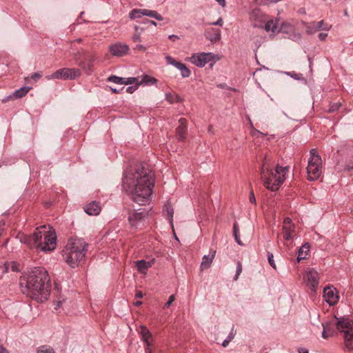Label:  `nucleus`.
Instances as JSON below:
<instances>
[{
	"instance_id": "obj_56",
	"label": "nucleus",
	"mask_w": 353,
	"mask_h": 353,
	"mask_svg": "<svg viewBox=\"0 0 353 353\" xmlns=\"http://www.w3.org/2000/svg\"><path fill=\"white\" fill-rule=\"evenodd\" d=\"M168 38L173 41H175L176 40H178L179 39V37L175 34L169 35Z\"/></svg>"
},
{
	"instance_id": "obj_47",
	"label": "nucleus",
	"mask_w": 353,
	"mask_h": 353,
	"mask_svg": "<svg viewBox=\"0 0 353 353\" xmlns=\"http://www.w3.org/2000/svg\"><path fill=\"white\" fill-rule=\"evenodd\" d=\"M42 77V74L39 72H35L32 74H30V78L34 81H37L39 79H40Z\"/></svg>"
},
{
	"instance_id": "obj_42",
	"label": "nucleus",
	"mask_w": 353,
	"mask_h": 353,
	"mask_svg": "<svg viewBox=\"0 0 353 353\" xmlns=\"http://www.w3.org/2000/svg\"><path fill=\"white\" fill-rule=\"evenodd\" d=\"M280 1L282 0H256V3L258 4L269 5L272 4V3L280 2Z\"/></svg>"
},
{
	"instance_id": "obj_50",
	"label": "nucleus",
	"mask_w": 353,
	"mask_h": 353,
	"mask_svg": "<svg viewBox=\"0 0 353 353\" xmlns=\"http://www.w3.org/2000/svg\"><path fill=\"white\" fill-rule=\"evenodd\" d=\"M344 170L346 171H351L353 170V162H350L349 163L346 164Z\"/></svg>"
},
{
	"instance_id": "obj_9",
	"label": "nucleus",
	"mask_w": 353,
	"mask_h": 353,
	"mask_svg": "<svg viewBox=\"0 0 353 353\" xmlns=\"http://www.w3.org/2000/svg\"><path fill=\"white\" fill-rule=\"evenodd\" d=\"M81 74V72L77 68H63L54 72L51 75L47 76L48 80L51 79H75Z\"/></svg>"
},
{
	"instance_id": "obj_17",
	"label": "nucleus",
	"mask_w": 353,
	"mask_h": 353,
	"mask_svg": "<svg viewBox=\"0 0 353 353\" xmlns=\"http://www.w3.org/2000/svg\"><path fill=\"white\" fill-rule=\"evenodd\" d=\"M179 125L176 128V135L179 141H183L186 139L187 133V120L184 118H181L179 121Z\"/></svg>"
},
{
	"instance_id": "obj_34",
	"label": "nucleus",
	"mask_w": 353,
	"mask_h": 353,
	"mask_svg": "<svg viewBox=\"0 0 353 353\" xmlns=\"http://www.w3.org/2000/svg\"><path fill=\"white\" fill-rule=\"evenodd\" d=\"M97 57L95 54H85V57L83 58V61H85V65H86V62H88V69L92 66L93 62L96 60Z\"/></svg>"
},
{
	"instance_id": "obj_26",
	"label": "nucleus",
	"mask_w": 353,
	"mask_h": 353,
	"mask_svg": "<svg viewBox=\"0 0 353 353\" xmlns=\"http://www.w3.org/2000/svg\"><path fill=\"white\" fill-rule=\"evenodd\" d=\"M152 263L149 261H146L145 260H139L136 261V266L138 271L140 273L145 274L146 273L148 269L151 267Z\"/></svg>"
},
{
	"instance_id": "obj_44",
	"label": "nucleus",
	"mask_w": 353,
	"mask_h": 353,
	"mask_svg": "<svg viewBox=\"0 0 353 353\" xmlns=\"http://www.w3.org/2000/svg\"><path fill=\"white\" fill-rule=\"evenodd\" d=\"M287 74L295 79V80H301V79H303L302 74L294 73V72H287Z\"/></svg>"
},
{
	"instance_id": "obj_13",
	"label": "nucleus",
	"mask_w": 353,
	"mask_h": 353,
	"mask_svg": "<svg viewBox=\"0 0 353 353\" xmlns=\"http://www.w3.org/2000/svg\"><path fill=\"white\" fill-rule=\"evenodd\" d=\"M323 297L326 303H327L330 305H335V303H337L339 299L336 289L334 288H330V286L324 288Z\"/></svg>"
},
{
	"instance_id": "obj_25",
	"label": "nucleus",
	"mask_w": 353,
	"mask_h": 353,
	"mask_svg": "<svg viewBox=\"0 0 353 353\" xmlns=\"http://www.w3.org/2000/svg\"><path fill=\"white\" fill-rule=\"evenodd\" d=\"M157 83V79H155L153 77H151L148 74H144L141 77V79L139 80V82L138 84L139 85H143V86H148L154 85Z\"/></svg>"
},
{
	"instance_id": "obj_52",
	"label": "nucleus",
	"mask_w": 353,
	"mask_h": 353,
	"mask_svg": "<svg viewBox=\"0 0 353 353\" xmlns=\"http://www.w3.org/2000/svg\"><path fill=\"white\" fill-rule=\"evenodd\" d=\"M132 41L134 42H139L141 41V36L140 34L138 33V34H135L133 37H132Z\"/></svg>"
},
{
	"instance_id": "obj_7",
	"label": "nucleus",
	"mask_w": 353,
	"mask_h": 353,
	"mask_svg": "<svg viewBox=\"0 0 353 353\" xmlns=\"http://www.w3.org/2000/svg\"><path fill=\"white\" fill-rule=\"evenodd\" d=\"M321 156L317 153L316 149H311L310 159L308 161L307 174L308 181H315L321 175Z\"/></svg>"
},
{
	"instance_id": "obj_20",
	"label": "nucleus",
	"mask_w": 353,
	"mask_h": 353,
	"mask_svg": "<svg viewBox=\"0 0 353 353\" xmlns=\"http://www.w3.org/2000/svg\"><path fill=\"white\" fill-rule=\"evenodd\" d=\"M84 211L89 215H98L101 212V206L97 201H92L86 205Z\"/></svg>"
},
{
	"instance_id": "obj_31",
	"label": "nucleus",
	"mask_w": 353,
	"mask_h": 353,
	"mask_svg": "<svg viewBox=\"0 0 353 353\" xmlns=\"http://www.w3.org/2000/svg\"><path fill=\"white\" fill-rule=\"evenodd\" d=\"M233 236L234 237L236 242L239 245H243V243L241 242V240L240 239L239 228L236 222H234L233 224Z\"/></svg>"
},
{
	"instance_id": "obj_12",
	"label": "nucleus",
	"mask_w": 353,
	"mask_h": 353,
	"mask_svg": "<svg viewBox=\"0 0 353 353\" xmlns=\"http://www.w3.org/2000/svg\"><path fill=\"white\" fill-rule=\"evenodd\" d=\"M139 333L141 336V340L145 344V353H152V341L153 338L151 332L144 325H141L139 327Z\"/></svg>"
},
{
	"instance_id": "obj_15",
	"label": "nucleus",
	"mask_w": 353,
	"mask_h": 353,
	"mask_svg": "<svg viewBox=\"0 0 353 353\" xmlns=\"http://www.w3.org/2000/svg\"><path fill=\"white\" fill-rule=\"evenodd\" d=\"M304 279L307 285L310 287L312 290H314L319 285V273L315 270L306 271Z\"/></svg>"
},
{
	"instance_id": "obj_4",
	"label": "nucleus",
	"mask_w": 353,
	"mask_h": 353,
	"mask_svg": "<svg viewBox=\"0 0 353 353\" xmlns=\"http://www.w3.org/2000/svg\"><path fill=\"white\" fill-rule=\"evenodd\" d=\"M88 248V244L83 239H69L63 250L65 261L72 268L77 267L85 260Z\"/></svg>"
},
{
	"instance_id": "obj_60",
	"label": "nucleus",
	"mask_w": 353,
	"mask_h": 353,
	"mask_svg": "<svg viewBox=\"0 0 353 353\" xmlns=\"http://www.w3.org/2000/svg\"><path fill=\"white\" fill-rule=\"evenodd\" d=\"M307 59L309 61V68L310 70H312V59L310 57H307Z\"/></svg>"
},
{
	"instance_id": "obj_2",
	"label": "nucleus",
	"mask_w": 353,
	"mask_h": 353,
	"mask_svg": "<svg viewBox=\"0 0 353 353\" xmlns=\"http://www.w3.org/2000/svg\"><path fill=\"white\" fill-rule=\"evenodd\" d=\"M21 292L32 299L43 301L47 299L50 288V279L47 270L35 267L23 273L19 279Z\"/></svg>"
},
{
	"instance_id": "obj_29",
	"label": "nucleus",
	"mask_w": 353,
	"mask_h": 353,
	"mask_svg": "<svg viewBox=\"0 0 353 353\" xmlns=\"http://www.w3.org/2000/svg\"><path fill=\"white\" fill-rule=\"evenodd\" d=\"M276 19H278V28H277L276 32H289L291 31V30L292 28V26L290 25V23H287V22H282L281 23L280 27L279 28L280 18H279V17H277Z\"/></svg>"
},
{
	"instance_id": "obj_6",
	"label": "nucleus",
	"mask_w": 353,
	"mask_h": 353,
	"mask_svg": "<svg viewBox=\"0 0 353 353\" xmlns=\"http://www.w3.org/2000/svg\"><path fill=\"white\" fill-rule=\"evenodd\" d=\"M250 20L254 28H262L266 32H276L279 19H269L268 14L256 8L249 13Z\"/></svg>"
},
{
	"instance_id": "obj_57",
	"label": "nucleus",
	"mask_w": 353,
	"mask_h": 353,
	"mask_svg": "<svg viewBox=\"0 0 353 353\" xmlns=\"http://www.w3.org/2000/svg\"><path fill=\"white\" fill-rule=\"evenodd\" d=\"M143 296V293L141 291H137V292L135 294V297L136 298L141 299Z\"/></svg>"
},
{
	"instance_id": "obj_53",
	"label": "nucleus",
	"mask_w": 353,
	"mask_h": 353,
	"mask_svg": "<svg viewBox=\"0 0 353 353\" xmlns=\"http://www.w3.org/2000/svg\"><path fill=\"white\" fill-rule=\"evenodd\" d=\"M234 334H235V332H234L233 328H232L231 332L228 334L227 339L229 340V341L230 342L234 339Z\"/></svg>"
},
{
	"instance_id": "obj_36",
	"label": "nucleus",
	"mask_w": 353,
	"mask_h": 353,
	"mask_svg": "<svg viewBox=\"0 0 353 353\" xmlns=\"http://www.w3.org/2000/svg\"><path fill=\"white\" fill-rule=\"evenodd\" d=\"M108 81L117 84H124V78L119 77L115 75H111L110 77H109Z\"/></svg>"
},
{
	"instance_id": "obj_24",
	"label": "nucleus",
	"mask_w": 353,
	"mask_h": 353,
	"mask_svg": "<svg viewBox=\"0 0 353 353\" xmlns=\"http://www.w3.org/2000/svg\"><path fill=\"white\" fill-rule=\"evenodd\" d=\"M72 54L77 63L79 66L85 68V61H83V58L85 57L86 52L82 49H79L77 50L75 52H72Z\"/></svg>"
},
{
	"instance_id": "obj_51",
	"label": "nucleus",
	"mask_w": 353,
	"mask_h": 353,
	"mask_svg": "<svg viewBox=\"0 0 353 353\" xmlns=\"http://www.w3.org/2000/svg\"><path fill=\"white\" fill-rule=\"evenodd\" d=\"M212 26H222L223 25V19L221 17H220L216 21L212 22L210 23Z\"/></svg>"
},
{
	"instance_id": "obj_63",
	"label": "nucleus",
	"mask_w": 353,
	"mask_h": 353,
	"mask_svg": "<svg viewBox=\"0 0 353 353\" xmlns=\"http://www.w3.org/2000/svg\"><path fill=\"white\" fill-rule=\"evenodd\" d=\"M141 304H142V302H141V301H137V302H135V303H134V305H135L136 306H139V305H141Z\"/></svg>"
},
{
	"instance_id": "obj_62",
	"label": "nucleus",
	"mask_w": 353,
	"mask_h": 353,
	"mask_svg": "<svg viewBox=\"0 0 353 353\" xmlns=\"http://www.w3.org/2000/svg\"><path fill=\"white\" fill-rule=\"evenodd\" d=\"M229 343H230L229 340H228V339H225V340L223 341V342L222 343V345H223V347H227V346L228 345Z\"/></svg>"
},
{
	"instance_id": "obj_3",
	"label": "nucleus",
	"mask_w": 353,
	"mask_h": 353,
	"mask_svg": "<svg viewBox=\"0 0 353 353\" xmlns=\"http://www.w3.org/2000/svg\"><path fill=\"white\" fill-rule=\"evenodd\" d=\"M21 241L30 248L48 252L54 250L57 246V235L55 230L50 225H42L36 229L33 234L23 236Z\"/></svg>"
},
{
	"instance_id": "obj_61",
	"label": "nucleus",
	"mask_w": 353,
	"mask_h": 353,
	"mask_svg": "<svg viewBox=\"0 0 353 353\" xmlns=\"http://www.w3.org/2000/svg\"><path fill=\"white\" fill-rule=\"evenodd\" d=\"M219 4L220 6H221L222 7H225V0H216Z\"/></svg>"
},
{
	"instance_id": "obj_16",
	"label": "nucleus",
	"mask_w": 353,
	"mask_h": 353,
	"mask_svg": "<svg viewBox=\"0 0 353 353\" xmlns=\"http://www.w3.org/2000/svg\"><path fill=\"white\" fill-rule=\"evenodd\" d=\"M166 60L169 64L174 65L181 72V74L183 78L190 77L191 72L184 63L174 59L171 57H167Z\"/></svg>"
},
{
	"instance_id": "obj_46",
	"label": "nucleus",
	"mask_w": 353,
	"mask_h": 353,
	"mask_svg": "<svg viewBox=\"0 0 353 353\" xmlns=\"http://www.w3.org/2000/svg\"><path fill=\"white\" fill-rule=\"evenodd\" d=\"M134 50L137 52H144L146 50V47L143 45L137 44L134 47Z\"/></svg>"
},
{
	"instance_id": "obj_5",
	"label": "nucleus",
	"mask_w": 353,
	"mask_h": 353,
	"mask_svg": "<svg viewBox=\"0 0 353 353\" xmlns=\"http://www.w3.org/2000/svg\"><path fill=\"white\" fill-rule=\"evenodd\" d=\"M288 171V166L277 165L274 172L272 168H265V164H263L261 172V178L265 188H268V190H276L279 185L283 183L285 176Z\"/></svg>"
},
{
	"instance_id": "obj_49",
	"label": "nucleus",
	"mask_w": 353,
	"mask_h": 353,
	"mask_svg": "<svg viewBox=\"0 0 353 353\" xmlns=\"http://www.w3.org/2000/svg\"><path fill=\"white\" fill-rule=\"evenodd\" d=\"M174 301V295H171L169 296V299L168 300V301L166 302L165 303V307H168L171 305V304L173 303V301Z\"/></svg>"
},
{
	"instance_id": "obj_38",
	"label": "nucleus",
	"mask_w": 353,
	"mask_h": 353,
	"mask_svg": "<svg viewBox=\"0 0 353 353\" xmlns=\"http://www.w3.org/2000/svg\"><path fill=\"white\" fill-rule=\"evenodd\" d=\"M166 212H167L170 223L172 225L174 209L171 206H168L166 208Z\"/></svg>"
},
{
	"instance_id": "obj_14",
	"label": "nucleus",
	"mask_w": 353,
	"mask_h": 353,
	"mask_svg": "<svg viewBox=\"0 0 353 353\" xmlns=\"http://www.w3.org/2000/svg\"><path fill=\"white\" fill-rule=\"evenodd\" d=\"M129 50L130 48L128 45L119 42L109 47L110 52L115 57H123L128 54Z\"/></svg>"
},
{
	"instance_id": "obj_54",
	"label": "nucleus",
	"mask_w": 353,
	"mask_h": 353,
	"mask_svg": "<svg viewBox=\"0 0 353 353\" xmlns=\"http://www.w3.org/2000/svg\"><path fill=\"white\" fill-rule=\"evenodd\" d=\"M11 270L13 271V272H17L19 271V269H18V267H17V265L16 263L14 262H12L11 264Z\"/></svg>"
},
{
	"instance_id": "obj_40",
	"label": "nucleus",
	"mask_w": 353,
	"mask_h": 353,
	"mask_svg": "<svg viewBox=\"0 0 353 353\" xmlns=\"http://www.w3.org/2000/svg\"><path fill=\"white\" fill-rule=\"evenodd\" d=\"M241 272H242L241 263V261H238L237 265H236V274L234 276V280L236 281L239 279V276L241 274Z\"/></svg>"
},
{
	"instance_id": "obj_8",
	"label": "nucleus",
	"mask_w": 353,
	"mask_h": 353,
	"mask_svg": "<svg viewBox=\"0 0 353 353\" xmlns=\"http://www.w3.org/2000/svg\"><path fill=\"white\" fill-rule=\"evenodd\" d=\"M192 63L197 67L202 68L209 63L210 66L212 67L215 62L219 59L217 55L212 52H201L193 54L190 58Z\"/></svg>"
},
{
	"instance_id": "obj_35",
	"label": "nucleus",
	"mask_w": 353,
	"mask_h": 353,
	"mask_svg": "<svg viewBox=\"0 0 353 353\" xmlns=\"http://www.w3.org/2000/svg\"><path fill=\"white\" fill-rule=\"evenodd\" d=\"M37 353H55L52 347L48 345H41L38 347Z\"/></svg>"
},
{
	"instance_id": "obj_27",
	"label": "nucleus",
	"mask_w": 353,
	"mask_h": 353,
	"mask_svg": "<svg viewBox=\"0 0 353 353\" xmlns=\"http://www.w3.org/2000/svg\"><path fill=\"white\" fill-rule=\"evenodd\" d=\"M214 257V252L212 255H204L201 263V269L202 270L208 269L210 267Z\"/></svg>"
},
{
	"instance_id": "obj_19",
	"label": "nucleus",
	"mask_w": 353,
	"mask_h": 353,
	"mask_svg": "<svg viewBox=\"0 0 353 353\" xmlns=\"http://www.w3.org/2000/svg\"><path fill=\"white\" fill-rule=\"evenodd\" d=\"M338 320L337 323L335 324L336 328L339 330L343 331L344 328H346L347 330H350V329L353 328V323L349 318L345 317H336ZM345 331V330H344ZM343 331V332H344Z\"/></svg>"
},
{
	"instance_id": "obj_37",
	"label": "nucleus",
	"mask_w": 353,
	"mask_h": 353,
	"mask_svg": "<svg viewBox=\"0 0 353 353\" xmlns=\"http://www.w3.org/2000/svg\"><path fill=\"white\" fill-rule=\"evenodd\" d=\"M139 82V78L128 77L124 78V85L137 84Z\"/></svg>"
},
{
	"instance_id": "obj_41",
	"label": "nucleus",
	"mask_w": 353,
	"mask_h": 353,
	"mask_svg": "<svg viewBox=\"0 0 353 353\" xmlns=\"http://www.w3.org/2000/svg\"><path fill=\"white\" fill-rule=\"evenodd\" d=\"M341 106V103H332L330 105V106L329 112H336V110H339Z\"/></svg>"
},
{
	"instance_id": "obj_59",
	"label": "nucleus",
	"mask_w": 353,
	"mask_h": 353,
	"mask_svg": "<svg viewBox=\"0 0 353 353\" xmlns=\"http://www.w3.org/2000/svg\"><path fill=\"white\" fill-rule=\"evenodd\" d=\"M299 353H309L308 350L305 347H299L298 350Z\"/></svg>"
},
{
	"instance_id": "obj_1",
	"label": "nucleus",
	"mask_w": 353,
	"mask_h": 353,
	"mask_svg": "<svg viewBox=\"0 0 353 353\" xmlns=\"http://www.w3.org/2000/svg\"><path fill=\"white\" fill-rule=\"evenodd\" d=\"M154 185V173L142 164L125 171L123 188L132 200L141 205L150 203Z\"/></svg>"
},
{
	"instance_id": "obj_11",
	"label": "nucleus",
	"mask_w": 353,
	"mask_h": 353,
	"mask_svg": "<svg viewBox=\"0 0 353 353\" xmlns=\"http://www.w3.org/2000/svg\"><path fill=\"white\" fill-rule=\"evenodd\" d=\"M129 15L131 19L140 18L141 16H148L158 21L163 20V17L157 11L148 9H134L130 12Z\"/></svg>"
},
{
	"instance_id": "obj_23",
	"label": "nucleus",
	"mask_w": 353,
	"mask_h": 353,
	"mask_svg": "<svg viewBox=\"0 0 353 353\" xmlns=\"http://www.w3.org/2000/svg\"><path fill=\"white\" fill-rule=\"evenodd\" d=\"M310 243H308V242H306V243L303 244L302 246H301V248H299L296 255L297 263H299V261H301V259H305L308 252H310Z\"/></svg>"
},
{
	"instance_id": "obj_10",
	"label": "nucleus",
	"mask_w": 353,
	"mask_h": 353,
	"mask_svg": "<svg viewBox=\"0 0 353 353\" xmlns=\"http://www.w3.org/2000/svg\"><path fill=\"white\" fill-rule=\"evenodd\" d=\"M128 215V221L132 228H138L143 225L147 212L144 210L137 211L131 209H125Z\"/></svg>"
},
{
	"instance_id": "obj_33",
	"label": "nucleus",
	"mask_w": 353,
	"mask_h": 353,
	"mask_svg": "<svg viewBox=\"0 0 353 353\" xmlns=\"http://www.w3.org/2000/svg\"><path fill=\"white\" fill-rule=\"evenodd\" d=\"M306 32L309 34H314L318 30L316 22L305 23Z\"/></svg>"
},
{
	"instance_id": "obj_22",
	"label": "nucleus",
	"mask_w": 353,
	"mask_h": 353,
	"mask_svg": "<svg viewBox=\"0 0 353 353\" xmlns=\"http://www.w3.org/2000/svg\"><path fill=\"white\" fill-rule=\"evenodd\" d=\"M322 326L323 327L322 331V337H323V339H328V337L332 336V335L334 334L335 328L332 325V322L322 323Z\"/></svg>"
},
{
	"instance_id": "obj_45",
	"label": "nucleus",
	"mask_w": 353,
	"mask_h": 353,
	"mask_svg": "<svg viewBox=\"0 0 353 353\" xmlns=\"http://www.w3.org/2000/svg\"><path fill=\"white\" fill-rule=\"evenodd\" d=\"M139 86V84H136V85H130V86H128L127 88H126V92L128 93H130V94H132L133 93L135 90H137L138 89Z\"/></svg>"
},
{
	"instance_id": "obj_55",
	"label": "nucleus",
	"mask_w": 353,
	"mask_h": 353,
	"mask_svg": "<svg viewBox=\"0 0 353 353\" xmlns=\"http://www.w3.org/2000/svg\"><path fill=\"white\" fill-rule=\"evenodd\" d=\"M328 34L327 33H319V38L320 40L324 41L327 37Z\"/></svg>"
},
{
	"instance_id": "obj_64",
	"label": "nucleus",
	"mask_w": 353,
	"mask_h": 353,
	"mask_svg": "<svg viewBox=\"0 0 353 353\" xmlns=\"http://www.w3.org/2000/svg\"><path fill=\"white\" fill-rule=\"evenodd\" d=\"M111 90L114 93H118L119 92V90H117L116 88H111Z\"/></svg>"
},
{
	"instance_id": "obj_18",
	"label": "nucleus",
	"mask_w": 353,
	"mask_h": 353,
	"mask_svg": "<svg viewBox=\"0 0 353 353\" xmlns=\"http://www.w3.org/2000/svg\"><path fill=\"white\" fill-rule=\"evenodd\" d=\"M294 225L290 218H285L283 230L284 231V237L285 240H290L292 238V233L294 232Z\"/></svg>"
},
{
	"instance_id": "obj_39",
	"label": "nucleus",
	"mask_w": 353,
	"mask_h": 353,
	"mask_svg": "<svg viewBox=\"0 0 353 353\" xmlns=\"http://www.w3.org/2000/svg\"><path fill=\"white\" fill-rule=\"evenodd\" d=\"M267 256H268V262H269L270 265H271V267H272L274 270H276V265L274 263L273 254H272V252H268L267 253Z\"/></svg>"
},
{
	"instance_id": "obj_21",
	"label": "nucleus",
	"mask_w": 353,
	"mask_h": 353,
	"mask_svg": "<svg viewBox=\"0 0 353 353\" xmlns=\"http://www.w3.org/2000/svg\"><path fill=\"white\" fill-rule=\"evenodd\" d=\"M345 347L349 351H353V330H345L344 332Z\"/></svg>"
},
{
	"instance_id": "obj_30",
	"label": "nucleus",
	"mask_w": 353,
	"mask_h": 353,
	"mask_svg": "<svg viewBox=\"0 0 353 353\" xmlns=\"http://www.w3.org/2000/svg\"><path fill=\"white\" fill-rule=\"evenodd\" d=\"M165 99L168 101L170 104H173L174 103L181 102V97L174 93L168 92L165 94Z\"/></svg>"
},
{
	"instance_id": "obj_43",
	"label": "nucleus",
	"mask_w": 353,
	"mask_h": 353,
	"mask_svg": "<svg viewBox=\"0 0 353 353\" xmlns=\"http://www.w3.org/2000/svg\"><path fill=\"white\" fill-rule=\"evenodd\" d=\"M317 29L319 30H329V27L327 25H325L324 21L323 19L321 21H319V22L316 23Z\"/></svg>"
},
{
	"instance_id": "obj_32",
	"label": "nucleus",
	"mask_w": 353,
	"mask_h": 353,
	"mask_svg": "<svg viewBox=\"0 0 353 353\" xmlns=\"http://www.w3.org/2000/svg\"><path fill=\"white\" fill-rule=\"evenodd\" d=\"M209 31L213 32V35L210 37V39L211 41H219L221 39V30L217 28H210L208 30V32Z\"/></svg>"
},
{
	"instance_id": "obj_48",
	"label": "nucleus",
	"mask_w": 353,
	"mask_h": 353,
	"mask_svg": "<svg viewBox=\"0 0 353 353\" xmlns=\"http://www.w3.org/2000/svg\"><path fill=\"white\" fill-rule=\"evenodd\" d=\"M249 201L252 204H256L255 195L253 191H251L250 193Z\"/></svg>"
},
{
	"instance_id": "obj_58",
	"label": "nucleus",
	"mask_w": 353,
	"mask_h": 353,
	"mask_svg": "<svg viewBox=\"0 0 353 353\" xmlns=\"http://www.w3.org/2000/svg\"><path fill=\"white\" fill-rule=\"evenodd\" d=\"M0 353H10L3 345H0Z\"/></svg>"
},
{
	"instance_id": "obj_28",
	"label": "nucleus",
	"mask_w": 353,
	"mask_h": 353,
	"mask_svg": "<svg viewBox=\"0 0 353 353\" xmlns=\"http://www.w3.org/2000/svg\"><path fill=\"white\" fill-rule=\"evenodd\" d=\"M30 89H31V87H26V86L21 87L19 89L14 91V93L12 94V95L9 96V98H12V97H15L17 99L21 98V97H24Z\"/></svg>"
}]
</instances>
